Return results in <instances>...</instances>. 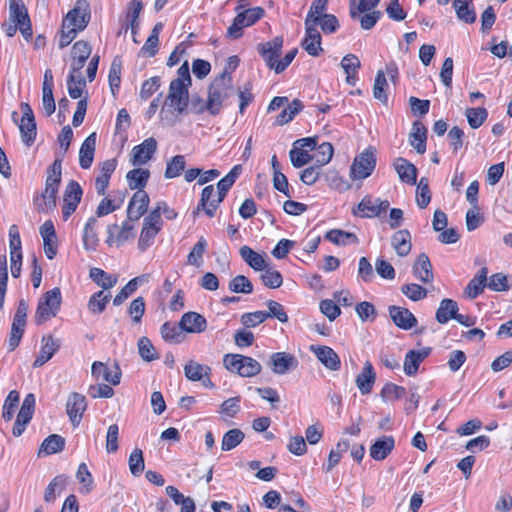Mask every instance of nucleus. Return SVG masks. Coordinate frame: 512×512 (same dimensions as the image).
<instances>
[{
    "label": "nucleus",
    "mask_w": 512,
    "mask_h": 512,
    "mask_svg": "<svg viewBox=\"0 0 512 512\" xmlns=\"http://www.w3.org/2000/svg\"><path fill=\"white\" fill-rule=\"evenodd\" d=\"M405 394L406 389L404 387L391 382L386 383L380 392V396L384 401L398 400L404 397Z\"/></svg>",
    "instance_id": "64"
},
{
    "label": "nucleus",
    "mask_w": 512,
    "mask_h": 512,
    "mask_svg": "<svg viewBox=\"0 0 512 512\" xmlns=\"http://www.w3.org/2000/svg\"><path fill=\"white\" fill-rule=\"evenodd\" d=\"M427 141V128L420 121H415L412 124V130L409 134V144L419 154H424L426 151Z\"/></svg>",
    "instance_id": "29"
},
{
    "label": "nucleus",
    "mask_w": 512,
    "mask_h": 512,
    "mask_svg": "<svg viewBox=\"0 0 512 512\" xmlns=\"http://www.w3.org/2000/svg\"><path fill=\"white\" fill-rule=\"evenodd\" d=\"M376 149L372 146L357 155L350 167V177L353 180H363L369 177L376 167Z\"/></svg>",
    "instance_id": "6"
},
{
    "label": "nucleus",
    "mask_w": 512,
    "mask_h": 512,
    "mask_svg": "<svg viewBox=\"0 0 512 512\" xmlns=\"http://www.w3.org/2000/svg\"><path fill=\"white\" fill-rule=\"evenodd\" d=\"M325 239L335 245L346 246L350 243L357 244L359 242L356 234L341 229H332L326 232Z\"/></svg>",
    "instance_id": "42"
},
{
    "label": "nucleus",
    "mask_w": 512,
    "mask_h": 512,
    "mask_svg": "<svg viewBox=\"0 0 512 512\" xmlns=\"http://www.w3.org/2000/svg\"><path fill=\"white\" fill-rule=\"evenodd\" d=\"M388 310L391 320L397 327L410 330L417 325V319L409 309L392 305Z\"/></svg>",
    "instance_id": "19"
},
{
    "label": "nucleus",
    "mask_w": 512,
    "mask_h": 512,
    "mask_svg": "<svg viewBox=\"0 0 512 512\" xmlns=\"http://www.w3.org/2000/svg\"><path fill=\"white\" fill-rule=\"evenodd\" d=\"M76 14V11H69L62 22L61 34L59 39V47L62 49L68 46L72 40L76 37L77 28H75V19L73 15Z\"/></svg>",
    "instance_id": "31"
},
{
    "label": "nucleus",
    "mask_w": 512,
    "mask_h": 512,
    "mask_svg": "<svg viewBox=\"0 0 512 512\" xmlns=\"http://www.w3.org/2000/svg\"><path fill=\"white\" fill-rule=\"evenodd\" d=\"M59 187L51 186V184H45V189L42 192L40 198L42 203H37L38 198L35 199V205L39 212H48L56 208V200L58 195Z\"/></svg>",
    "instance_id": "34"
},
{
    "label": "nucleus",
    "mask_w": 512,
    "mask_h": 512,
    "mask_svg": "<svg viewBox=\"0 0 512 512\" xmlns=\"http://www.w3.org/2000/svg\"><path fill=\"white\" fill-rule=\"evenodd\" d=\"M375 381L376 373L374 371V368L371 362L366 361L362 368V371L356 377V386L362 395H366L372 391Z\"/></svg>",
    "instance_id": "28"
},
{
    "label": "nucleus",
    "mask_w": 512,
    "mask_h": 512,
    "mask_svg": "<svg viewBox=\"0 0 512 512\" xmlns=\"http://www.w3.org/2000/svg\"><path fill=\"white\" fill-rule=\"evenodd\" d=\"M465 115L468 120V124L472 129L479 128L487 119L488 112L484 107L479 108H467Z\"/></svg>",
    "instance_id": "57"
},
{
    "label": "nucleus",
    "mask_w": 512,
    "mask_h": 512,
    "mask_svg": "<svg viewBox=\"0 0 512 512\" xmlns=\"http://www.w3.org/2000/svg\"><path fill=\"white\" fill-rule=\"evenodd\" d=\"M61 303L62 296L60 288L55 287L45 292L39 299L35 313V322L41 325L50 318L55 317L60 310Z\"/></svg>",
    "instance_id": "3"
},
{
    "label": "nucleus",
    "mask_w": 512,
    "mask_h": 512,
    "mask_svg": "<svg viewBox=\"0 0 512 512\" xmlns=\"http://www.w3.org/2000/svg\"><path fill=\"white\" fill-rule=\"evenodd\" d=\"M180 327L187 333H201L206 330L207 321L203 315L189 311L182 315Z\"/></svg>",
    "instance_id": "23"
},
{
    "label": "nucleus",
    "mask_w": 512,
    "mask_h": 512,
    "mask_svg": "<svg viewBox=\"0 0 512 512\" xmlns=\"http://www.w3.org/2000/svg\"><path fill=\"white\" fill-rule=\"evenodd\" d=\"M138 353L140 357L146 361L151 362L159 358V355L156 352L155 347L148 337H141L137 343Z\"/></svg>",
    "instance_id": "55"
},
{
    "label": "nucleus",
    "mask_w": 512,
    "mask_h": 512,
    "mask_svg": "<svg viewBox=\"0 0 512 512\" xmlns=\"http://www.w3.org/2000/svg\"><path fill=\"white\" fill-rule=\"evenodd\" d=\"M459 20L472 24L476 20V12L473 2H452Z\"/></svg>",
    "instance_id": "49"
},
{
    "label": "nucleus",
    "mask_w": 512,
    "mask_h": 512,
    "mask_svg": "<svg viewBox=\"0 0 512 512\" xmlns=\"http://www.w3.org/2000/svg\"><path fill=\"white\" fill-rule=\"evenodd\" d=\"M379 2H350V17L357 20L364 30L372 29L382 13L375 10Z\"/></svg>",
    "instance_id": "4"
},
{
    "label": "nucleus",
    "mask_w": 512,
    "mask_h": 512,
    "mask_svg": "<svg viewBox=\"0 0 512 512\" xmlns=\"http://www.w3.org/2000/svg\"><path fill=\"white\" fill-rule=\"evenodd\" d=\"M89 277L95 282L102 290H108L115 286L117 283V277L107 274L101 268H91L89 271Z\"/></svg>",
    "instance_id": "43"
},
{
    "label": "nucleus",
    "mask_w": 512,
    "mask_h": 512,
    "mask_svg": "<svg viewBox=\"0 0 512 512\" xmlns=\"http://www.w3.org/2000/svg\"><path fill=\"white\" fill-rule=\"evenodd\" d=\"M184 374L190 381H201L205 376L211 374V368L207 365L190 360L184 366Z\"/></svg>",
    "instance_id": "40"
},
{
    "label": "nucleus",
    "mask_w": 512,
    "mask_h": 512,
    "mask_svg": "<svg viewBox=\"0 0 512 512\" xmlns=\"http://www.w3.org/2000/svg\"><path fill=\"white\" fill-rule=\"evenodd\" d=\"M269 366L275 374L284 375L297 368L298 359L287 352H275L270 356Z\"/></svg>",
    "instance_id": "13"
},
{
    "label": "nucleus",
    "mask_w": 512,
    "mask_h": 512,
    "mask_svg": "<svg viewBox=\"0 0 512 512\" xmlns=\"http://www.w3.org/2000/svg\"><path fill=\"white\" fill-rule=\"evenodd\" d=\"M413 274L423 283H431L434 279L433 267L426 253H421L413 265Z\"/></svg>",
    "instance_id": "27"
},
{
    "label": "nucleus",
    "mask_w": 512,
    "mask_h": 512,
    "mask_svg": "<svg viewBox=\"0 0 512 512\" xmlns=\"http://www.w3.org/2000/svg\"><path fill=\"white\" fill-rule=\"evenodd\" d=\"M157 150V141L153 137L145 139L141 144L136 145L132 149L131 164L133 166H141L152 159Z\"/></svg>",
    "instance_id": "14"
},
{
    "label": "nucleus",
    "mask_w": 512,
    "mask_h": 512,
    "mask_svg": "<svg viewBox=\"0 0 512 512\" xmlns=\"http://www.w3.org/2000/svg\"><path fill=\"white\" fill-rule=\"evenodd\" d=\"M229 290L233 293L250 294L253 292V284L246 276L237 275L229 282Z\"/></svg>",
    "instance_id": "62"
},
{
    "label": "nucleus",
    "mask_w": 512,
    "mask_h": 512,
    "mask_svg": "<svg viewBox=\"0 0 512 512\" xmlns=\"http://www.w3.org/2000/svg\"><path fill=\"white\" fill-rule=\"evenodd\" d=\"M458 310L459 307L455 300L445 298L440 302L435 314V319L439 324H446L450 319L455 320L458 315Z\"/></svg>",
    "instance_id": "32"
},
{
    "label": "nucleus",
    "mask_w": 512,
    "mask_h": 512,
    "mask_svg": "<svg viewBox=\"0 0 512 512\" xmlns=\"http://www.w3.org/2000/svg\"><path fill=\"white\" fill-rule=\"evenodd\" d=\"M311 351L317 359L328 369L337 371L341 367V360L338 354L328 346H311Z\"/></svg>",
    "instance_id": "21"
},
{
    "label": "nucleus",
    "mask_w": 512,
    "mask_h": 512,
    "mask_svg": "<svg viewBox=\"0 0 512 512\" xmlns=\"http://www.w3.org/2000/svg\"><path fill=\"white\" fill-rule=\"evenodd\" d=\"M87 407L86 398L78 392H72L66 403V412L73 427H77Z\"/></svg>",
    "instance_id": "15"
},
{
    "label": "nucleus",
    "mask_w": 512,
    "mask_h": 512,
    "mask_svg": "<svg viewBox=\"0 0 512 512\" xmlns=\"http://www.w3.org/2000/svg\"><path fill=\"white\" fill-rule=\"evenodd\" d=\"M9 19L13 24L18 26V29L25 40L28 41L32 38V25L28 14V9L24 5V2H10Z\"/></svg>",
    "instance_id": "7"
},
{
    "label": "nucleus",
    "mask_w": 512,
    "mask_h": 512,
    "mask_svg": "<svg viewBox=\"0 0 512 512\" xmlns=\"http://www.w3.org/2000/svg\"><path fill=\"white\" fill-rule=\"evenodd\" d=\"M121 70H122V59L120 56H115L111 62L108 81L113 96L116 95L120 88L121 83Z\"/></svg>",
    "instance_id": "45"
},
{
    "label": "nucleus",
    "mask_w": 512,
    "mask_h": 512,
    "mask_svg": "<svg viewBox=\"0 0 512 512\" xmlns=\"http://www.w3.org/2000/svg\"><path fill=\"white\" fill-rule=\"evenodd\" d=\"M86 86L85 79L79 75L69 74L67 79V88L69 96L72 99H78L82 96L83 89Z\"/></svg>",
    "instance_id": "56"
},
{
    "label": "nucleus",
    "mask_w": 512,
    "mask_h": 512,
    "mask_svg": "<svg viewBox=\"0 0 512 512\" xmlns=\"http://www.w3.org/2000/svg\"><path fill=\"white\" fill-rule=\"evenodd\" d=\"M166 494L173 500L176 505H180V512H195V502L191 497H185L174 486H167L165 488Z\"/></svg>",
    "instance_id": "38"
},
{
    "label": "nucleus",
    "mask_w": 512,
    "mask_h": 512,
    "mask_svg": "<svg viewBox=\"0 0 512 512\" xmlns=\"http://www.w3.org/2000/svg\"><path fill=\"white\" fill-rule=\"evenodd\" d=\"M188 87V85L180 80H172L170 82L166 102L170 101V106L174 107L178 113H183L189 104Z\"/></svg>",
    "instance_id": "9"
},
{
    "label": "nucleus",
    "mask_w": 512,
    "mask_h": 512,
    "mask_svg": "<svg viewBox=\"0 0 512 512\" xmlns=\"http://www.w3.org/2000/svg\"><path fill=\"white\" fill-rule=\"evenodd\" d=\"M77 3H78V5L75 6L71 10V11H76V14L73 15V18L75 19V21L73 23L76 24L75 28H77V30L82 31L87 27V25L90 21L91 12H90L88 2H77Z\"/></svg>",
    "instance_id": "48"
},
{
    "label": "nucleus",
    "mask_w": 512,
    "mask_h": 512,
    "mask_svg": "<svg viewBox=\"0 0 512 512\" xmlns=\"http://www.w3.org/2000/svg\"><path fill=\"white\" fill-rule=\"evenodd\" d=\"M128 464H129V470L134 477H138L143 473L144 468H145V462H144L143 452L141 449L135 448L131 452V454L129 456Z\"/></svg>",
    "instance_id": "60"
},
{
    "label": "nucleus",
    "mask_w": 512,
    "mask_h": 512,
    "mask_svg": "<svg viewBox=\"0 0 512 512\" xmlns=\"http://www.w3.org/2000/svg\"><path fill=\"white\" fill-rule=\"evenodd\" d=\"M65 444V438L58 434H51L42 442L38 451V456H41L42 453L45 455H51L62 452L65 448Z\"/></svg>",
    "instance_id": "36"
},
{
    "label": "nucleus",
    "mask_w": 512,
    "mask_h": 512,
    "mask_svg": "<svg viewBox=\"0 0 512 512\" xmlns=\"http://www.w3.org/2000/svg\"><path fill=\"white\" fill-rule=\"evenodd\" d=\"M114 372H111L108 367L100 361H95L91 367V374L96 379H103L104 381L116 386L121 380V370L117 363L114 364Z\"/></svg>",
    "instance_id": "20"
},
{
    "label": "nucleus",
    "mask_w": 512,
    "mask_h": 512,
    "mask_svg": "<svg viewBox=\"0 0 512 512\" xmlns=\"http://www.w3.org/2000/svg\"><path fill=\"white\" fill-rule=\"evenodd\" d=\"M430 347H425L422 350H410L405 356L403 370L407 376H414L417 374L421 362L431 353Z\"/></svg>",
    "instance_id": "22"
},
{
    "label": "nucleus",
    "mask_w": 512,
    "mask_h": 512,
    "mask_svg": "<svg viewBox=\"0 0 512 512\" xmlns=\"http://www.w3.org/2000/svg\"><path fill=\"white\" fill-rule=\"evenodd\" d=\"M239 253L242 259L255 271H262L267 267L264 256L255 252L249 246H242Z\"/></svg>",
    "instance_id": "37"
},
{
    "label": "nucleus",
    "mask_w": 512,
    "mask_h": 512,
    "mask_svg": "<svg viewBox=\"0 0 512 512\" xmlns=\"http://www.w3.org/2000/svg\"><path fill=\"white\" fill-rule=\"evenodd\" d=\"M243 8V5H239L236 8L237 15L227 30V35L233 39L240 38L242 36L243 28L253 25L264 15V10L261 7L242 10Z\"/></svg>",
    "instance_id": "5"
},
{
    "label": "nucleus",
    "mask_w": 512,
    "mask_h": 512,
    "mask_svg": "<svg viewBox=\"0 0 512 512\" xmlns=\"http://www.w3.org/2000/svg\"><path fill=\"white\" fill-rule=\"evenodd\" d=\"M186 168V160L184 155L173 156L170 161L167 162L164 177L166 179L176 178L181 175Z\"/></svg>",
    "instance_id": "52"
},
{
    "label": "nucleus",
    "mask_w": 512,
    "mask_h": 512,
    "mask_svg": "<svg viewBox=\"0 0 512 512\" xmlns=\"http://www.w3.org/2000/svg\"><path fill=\"white\" fill-rule=\"evenodd\" d=\"M97 224L96 217H90L85 224L83 231V245L87 251H95L99 242L95 226Z\"/></svg>",
    "instance_id": "39"
},
{
    "label": "nucleus",
    "mask_w": 512,
    "mask_h": 512,
    "mask_svg": "<svg viewBox=\"0 0 512 512\" xmlns=\"http://www.w3.org/2000/svg\"><path fill=\"white\" fill-rule=\"evenodd\" d=\"M327 10V2H312L305 18V26H320L324 34L335 33L339 28V21L335 15L327 13Z\"/></svg>",
    "instance_id": "2"
},
{
    "label": "nucleus",
    "mask_w": 512,
    "mask_h": 512,
    "mask_svg": "<svg viewBox=\"0 0 512 512\" xmlns=\"http://www.w3.org/2000/svg\"><path fill=\"white\" fill-rule=\"evenodd\" d=\"M150 178V171L143 168H134L126 174L128 186L131 190H143Z\"/></svg>",
    "instance_id": "35"
},
{
    "label": "nucleus",
    "mask_w": 512,
    "mask_h": 512,
    "mask_svg": "<svg viewBox=\"0 0 512 512\" xmlns=\"http://www.w3.org/2000/svg\"><path fill=\"white\" fill-rule=\"evenodd\" d=\"M244 433L238 429L234 428L227 431L222 438L221 449L223 451H230L238 446L244 439Z\"/></svg>",
    "instance_id": "54"
},
{
    "label": "nucleus",
    "mask_w": 512,
    "mask_h": 512,
    "mask_svg": "<svg viewBox=\"0 0 512 512\" xmlns=\"http://www.w3.org/2000/svg\"><path fill=\"white\" fill-rule=\"evenodd\" d=\"M391 245L400 257H404L411 251V234L407 229L398 230L391 239Z\"/></svg>",
    "instance_id": "33"
},
{
    "label": "nucleus",
    "mask_w": 512,
    "mask_h": 512,
    "mask_svg": "<svg viewBox=\"0 0 512 512\" xmlns=\"http://www.w3.org/2000/svg\"><path fill=\"white\" fill-rule=\"evenodd\" d=\"M20 108L23 114L21 123L19 125L21 139L27 147H30L35 142L37 136L35 116L31 106L28 103L22 102L20 104Z\"/></svg>",
    "instance_id": "8"
},
{
    "label": "nucleus",
    "mask_w": 512,
    "mask_h": 512,
    "mask_svg": "<svg viewBox=\"0 0 512 512\" xmlns=\"http://www.w3.org/2000/svg\"><path fill=\"white\" fill-rule=\"evenodd\" d=\"M393 166L399 176V179L403 183L409 185L416 184L418 170L414 164L410 163L405 158L399 157L395 160Z\"/></svg>",
    "instance_id": "25"
},
{
    "label": "nucleus",
    "mask_w": 512,
    "mask_h": 512,
    "mask_svg": "<svg viewBox=\"0 0 512 512\" xmlns=\"http://www.w3.org/2000/svg\"><path fill=\"white\" fill-rule=\"evenodd\" d=\"M83 195V189L75 180H70L66 185L62 207L64 220H67L77 209Z\"/></svg>",
    "instance_id": "10"
},
{
    "label": "nucleus",
    "mask_w": 512,
    "mask_h": 512,
    "mask_svg": "<svg viewBox=\"0 0 512 512\" xmlns=\"http://www.w3.org/2000/svg\"><path fill=\"white\" fill-rule=\"evenodd\" d=\"M353 214L364 218L377 217L376 202L373 200L372 196L366 195L358 203L357 207L353 209Z\"/></svg>",
    "instance_id": "51"
},
{
    "label": "nucleus",
    "mask_w": 512,
    "mask_h": 512,
    "mask_svg": "<svg viewBox=\"0 0 512 512\" xmlns=\"http://www.w3.org/2000/svg\"><path fill=\"white\" fill-rule=\"evenodd\" d=\"M19 393L16 390H12L9 392L8 396L5 399L4 405H3V412H2V418L5 421L12 420L15 410L19 403Z\"/></svg>",
    "instance_id": "61"
},
{
    "label": "nucleus",
    "mask_w": 512,
    "mask_h": 512,
    "mask_svg": "<svg viewBox=\"0 0 512 512\" xmlns=\"http://www.w3.org/2000/svg\"><path fill=\"white\" fill-rule=\"evenodd\" d=\"M233 93L232 77L228 76L227 69L214 79L208 88L206 108L209 114L216 116L220 113L222 103Z\"/></svg>",
    "instance_id": "1"
},
{
    "label": "nucleus",
    "mask_w": 512,
    "mask_h": 512,
    "mask_svg": "<svg viewBox=\"0 0 512 512\" xmlns=\"http://www.w3.org/2000/svg\"><path fill=\"white\" fill-rule=\"evenodd\" d=\"M149 196L144 190L135 192L127 207V218L139 220L147 211Z\"/></svg>",
    "instance_id": "16"
},
{
    "label": "nucleus",
    "mask_w": 512,
    "mask_h": 512,
    "mask_svg": "<svg viewBox=\"0 0 512 512\" xmlns=\"http://www.w3.org/2000/svg\"><path fill=\"white\" fill-rule=\"evenodd\" d=\"M96 148V133H91L82 143L79 151V164L82 169H89L93 163Z\"/></svg>",
    "instance_id": "30"
},
{
    "label": "nucleus",
    "mask_w": 512,
    "mask_h": 512,
    "mask_svg": "<svg viewBox=\"0 0 512 512\" xmlns=\"http://www.w3.org/2000/svg\"><path fill=\"white\" fill-rule=\"evenodd\" d=\"M35 402L34 394L29 393L25 396L12 429V433L15 437L21 436L27 424L31 421L35 409Z\"/></svg>",
    "instance_id": "12"
},
{
    "label": "nucleus",
    "mask_w": 512,
    "mask_h": 512,
    "mask_svg": "<svg viewBox=\"0 0 512 512\" xmlns=\"http://www.w3.org/2000/svg\"><path fill=\"white\" fill-rule=\"evenodd\" d=\"M304 108L303 103L299 99H294L276 118V125L282 126L289 123Z\"/></svg>",
    "instance_id": "46"
},
{
    "label": "nucleus",
    "mask_w": 512,
    "mask_h": 512,
    "mask_svg": "<svg viewBox=\"0 0 512 512\" xmlns=\"http://www.w3.org/2000/svg\"><path fill=\"white\" fill-rule=\"evenodd\" d=\"M67 482L68 477L65 475H58L53 478L45 490L44 500L46 502H54L56 493L60 494L65 489Z\"/></svg>",
    "instance_id": "47"
},
{
    "label": "nucleus",
    "mask_w": 512,
    "mask_h": 512,
    "mask_svg": "<svg viewBox=\"0 0 512 512\" xmlns=\"http://www.w3.org/2000/svg\"><path fill=\"white\" fill-rule=\"evenodd\" d=\"M283 37L276 36L272 40L260 43L257 46V51L265 61L266 65L275 70V65L278 62L282 53Z\"/></svg>",
    "instance_id": "11"
},
{
    "label": "nucleus",
    "mask_w": 512,
    "mask_h": 512,
    "mask_svg": "<svg viewBox=\"0 0 512 512\" xmlns=\"http://www.w3.org/2000/svg\"><path fill=\"white\" fill-rule=\"evenodd\" d=\"M487 287L495 292H506L511 288L508 276L502 272L492 274L487 280Z\"/></svg>",
    "instance_id": "59"
},
{
    "label": "nucleus",
    "mask_w": 512,
    "mask_h": 512,
    "mask_svg": "<svg viewBox=\"0 0 512 512\" xmlns=\"http://www.w3.org/2000/svg\"><path fill=\"white\" fill-rule=\"evenodd\" d=\"M395 447L393 436H381L370 446V457L376 461H382L392 452Z\"/></svg>",
    "instance_id": "24"
},
{
    "label": "nucleus",
    "mask_w": 512,
    "mask_h": 512,
    "mask_svg": "<svg viewBox=\"0 0 512 512\" xmlns=\"http://www.w3.org/2000/svg\"><path fill=\"white\" fill-rule=\"evenodd\" d=\"M73 139V131L69 125L64 126L58 135V143L60 145V151L56 152V158L63 161L65 154L69 150L71 141Z\"/></svg>",
    "instance_id": "58"
},
{
    "label": "nucleus",
    "mask_w": 512,
    "mask_h": 512,
    "mask_svg": "<svg viewBox=\"0 0 512 512\" xmlns=\"http://www.w3.org/2000/svg\"><path fill=\"white\" fill-rule=\"evenodd\" d=\"M233 186L227 179L224 177L220 179L217 183V196L215 199H212L210 202L211 208L207 210V216L212 218L215 216L216 210L219 207L220 203L225 199L228 191Z\"/></svg>",
    "instance_id": "44"
},
{
    "label": "nucleus",
    "mask_w": 512,
    "mask_h": 512,
    "mask_svg": "<svg viewBox=\"0 0 512 512\" xmlns=\"http://www.w3.org/2000/svg\"><path fill=\"white\" fill-rule=\"evenodd\" d=\"M321 43L322 37L317 28L311 25L305 26V37L301 41V47L310 56L317 57L323 52Z\"/></svg>",
    "instance_id": "17"
},
{
    "label": "nucleus",
    "mask_w": 512,
    "mask_h": 512,
    "mask_svg": "<svg viewBox=\"0 0 512 512\" xmlns=\"http://www.w3.org/2000/svg\"><path fill=\"white\" fill-rule=\"evenodd\" d=\"M61 341L55 339L52 335H45L42 337V346L40 354L33 362L34 368H39L48 362L54 354L60 349Z\"/></svg>",
    "instance_id": "18"
},
{
    "label": "nucleus",
    "mask_w": 512,
    "mask_h": 512,
    "mask_svg": "<svg viewBox=\"0 0 512 512\" xmlns=\"http://www.w3.org/2000/svg\"><path fill=\"white\" fill-rule=\"evenodd\" d=\"M160 331L163 339L171 344H179L183 342L185 338V335L183 334L185 331L180 327V322L178 325L171 322H165L161 326Z\"/></svg>",
    "instance_id": "41"
},
{
    "label": "nucleus",
    "mask_w": 512,
    "mask_h": 512,
    "mask_svg": "<svg viewBox=\"0 0 512 512\" xmlns=\"http://www.w3.org/2000/svg\"><path fill=\"white\" fill-rule=\"evenodd\" d=\"M142 281V277H135L131 279L114 297L113 304L115 306L121 305L126 299H128L138 288L139 282Z\"/></svg>",
    "instance_id": "63"
},
{
    "label": "nucleus",
    "mask_w": 512,
    "mask_h": 512,
    "mask_svg": "<svg viewBox=\"0 0 512 512\" xmlns=\"http://www.w3.org/2000/svg\"><path fill=\"white\" fill-rule=\"evenodd\" d=\"M111 299V294L104 290L95 292L88 301V309L92 314L102 313Z\"/></svg>",
    "instance_id": "50"
},
{
    "label": "nucleus",
    "mask_w": 512,
    "mask_h": 512,
    "mask_svg": "<svg viewBox=\"0 0 512 512\" xmlns=\"http://www.w3.org/2000/svg\"><path fill=\"white\" fill-rule=\"evenodd\" d=\"M143 10V2H132L126 11L125 22L129 24L133 35L136 34L139 28V16Z\"/></svg>",
    "instance_id": "53"
},
{
    "label": "nucleus",
    "mask_w": 512,
    "mask_h": 512,
    "mask_svg": "<svg viewBox=\"0 0 512 512\" xmlns=\"http://www.w3.org/2000/svg\"><path fill=\"white\" fill-rule=\"evenodd\" d=\"M488 280V268L482 267L477 274L470 280L464 290V294L469 299H476L480 294L483 293L485 287H487Z\"/></svg>",
    "instance_id": "26"
}]
</instances>
